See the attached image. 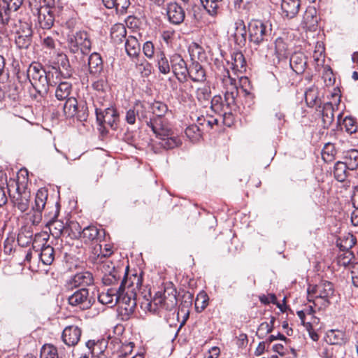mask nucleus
<instances>
[{
	"instance_id": "f257e3e1",
	"label": "nucleus",
	"mask_w": 358,
	"mask_h": 358,
	"mask_svg": "<svg viewBox=\"0 0 358 358\" xmlns=\"http://www.w3.org/2000/svg\"><path fill=\"white\" fill-rule=\"evenodd\" d=\"M26 78L29 80L32 87L41 96L48 94L50 87L55 86V76L48 68L44 69L39 63H32L29 65Z\"/></svg>"
},
{
	"instance_id": "f03ea898",
	"label": "nucleus",
	"mask_w": 358,
	"mask_h": 358,
	"mask_svg": "<svg viewBox=\"0 0 358 358\" xmlns=\"http://www.w3.org/2000/svg\"><path fill=\"white\" fill-rule=\"evenodd\" d=\"M150 127L159 139V144L166 150L173 149L181 145L180 138L162 117H153L149 120Z\"/></svg>"
},
{
	"instance_id": "7ed1b4c3",
	"label": "nucleus",
	"mask_w": 358,
	"mask_h": 358,
	"mask_svg": "<svg viewBox=\"0 0 358 358\" xmlns=\"http://www.w3.org/2000/svg\"><path fill=\"white\" fill-rule=\"evenodd\" d=\"M142 277L140 275H135L133 276V280L129 285L128 288L131 287V294L129 295L128 292L124 293L122 291L120 294V300L117 303L118 313L122 316V320H128L130 316L134 313L136 306V299L135 296L136 293H133V291L136 289H140L142 285Z\"/></svg>"
},
{
	"instance_id": "20e7f679",
	"label": "nucleus",
	"mask_w": 358,
	"mask_h": 358,
	"mask_svg": "<svg viewBox=\"0 0 358 358\" xmlns=\"http://www.w3.org/2000/svg\"><path fill=\"white\" fill-rule=\"evenodd\" d=\"M178 303L176 290L173 288H166L164 292H157L152 301L148 299L141 303V307L150 312H156L158 307L166 310H171Z\"/></svg>"
},
{
	"instance_id": "39448f33",
	"label": "nucleus",
	"mask_w": 358,
	"mask_h": 358,
	"mask_svg": "<svg viewBox=\"0 0 358 358\" xmlns=\"http://www.w3.org/2000/svg\"><path fill=\"white\" fill-rule=\"evenodd\" d=\"M334 287L333 284L327 280H322L310 289H308V300L313 301L315 306H317L318 300H322L321 306H327L330 302L329 299L334 296Z\"/></svg>"
},
{
	"instance_id": "423d86ee",
	"label": "nucleus",
	"mask_w": 358,
	"mask_h": 358,
	"mask_svg": "<svg viewBox=\"0 0 358 358\" xmlns=\"http://www.w3.org/2000/svg\"><path fill=\"white\" fill-rule=\"evenodd\" d=\"M12 29H3L7 32H15V43L20 49L28 48L32 43L33 31L29 22L18 20L16 22L13 20Z\"/></svg>"
},
{
	"instance_id": "0eeeda50",
	"label": "nucleus",
	"mask_w": 358,
	"mask_h": 358,
	"mask_svg": "<svg viewBox=\"0 0 358 358\" xmlns=\"http://www.w3.org/2000/svg\"><path fill=\"white\" fill-rule=\"evenodd\" d=\"M247 28L248 40L253 45L259 46L268 41L271 29L262 20H251L248 22Z\"/></svg>"
},
{
	"instance_id": "6e6552de",
	"label": "nucleus",
	"mask_w": 358,
	"mask_h": 358,
	"mask_svg": "<svg viewBox=\"0 0 358 358\" xmlns=\"http://www.w3.org/2000/svg\"><path fill=\"white\" fill-rule=\"evenodd\" d=\"M67 44L73 53L81 52L83 55H87L91 50L92 43L89 34L85 31L68 34Z\"/></svg>"
},
{
	"instance_id": "1a4fd4ad",
	"label": "nucleus",
	"mask_w": 358,
	"mask_h": 358,
	"mask_svg": "<svg viewBox=\"0 0 358 358\" xmlns=\"http://www.w3.org/2000/svg\"><path fill=\"white\" fill-rule=\"evenodd\" d=\"M24 0H0V24L3 29H12L13 12L17 11L22 5Z\"/></svg>"
},
{
	"instance_id": "9d476101",
	"label": "nucleus",
	"mask_w": 358,
	"mask_h": 358,
	"mask_svg": "<svg viewBox=\"0 0 358 358\" xmlns=\"http://www.w3.org/2000/svg\"><path fill=\"white\" fill-rule=\"evenodd\" d=\"M210 108L215 113L219 114L223 117V122L225 124H230L228 119L232 117V112L237 109V104L228 105V102H225L222 96L216 95L213 97L210 101Z\"/></svg>"
},
{
	"instance_id": "9b49d317",
	"label": "nucleus",
	"mask_w": 358,
	"mask_h": 358,
	"mask_svg": "<svg viewBox=\"0 0 358 358\" xmlns=\"http://www.w3.org/2000/svg\"><path fill=\"white\" fill-rule=\"evenodd\" d=\"M127 275V274L125 273L118 289L109 288L106 292H103L99 294L98 296L99 301L102 304L108 305L110 307L117 304L120 300V294L125 289V286L128 282Z\"/></svg>"
},
{
	"instance_id": "f8f14e48",
	"label": "nucleus",
	"mask_w": 358,
	"mask_h": 358,
	"mask_svg": "<svg viewBox=\"0 0 358 358\" xmlns=\"http://www.w3.org/2000/svg\"><path fill=\"white\" fill-rule=\"evenodd\" d=\"M38 21L40 27L44 29H50L54 24L55 17L59 15L61 8L57 7L40 6L37 8Z\"/></svg>"
},
{
	"instance_id": "ddd939ff",
	"label": "nucleus",
	"mask_w": 358,
	"mask_h": 358,
	"mask_svg": "<svg viewBox=\"0 0 358 358\" xmlns=\"http://www.w3.org/2000/svg\"><path fill=\"white\" fill-rule=\"evenodd\" d=\"M49 69L56 80H57V78L67 80L71 78L73 75V69L66 55H58L57 65L49 66ZM57 81L58 82V80Z\"/></svg>"
},
{
	"instance_id": "4468645a",
	"label": "nucleus",
	"mask_w": 358,
	"mask_h": 358,
	"mask_svg": "<svg viewBox=\"0 0 358 358\" xmlns=\"http://www.w3.org/2000/svg\"><path fill=\"white\" fill-rule=\"evenodd\" d=\"M96 116L100 126L105 127L107 125L113 130L117 128L119 115L114 108H108L103 111L96 108Z\"/></svg>"
},
{
	"instance_id": "2eb2a0df",
	"label": "nucleus",
	"mask_w": 358,
	"mask_h": 358,
	"mask_svg": "<svg viewBox=\"0 0 358 358\" xmlns=\"http://www.w3.org/2000/svg\"><path fill=\"white\" fill-rule=\"evenodd\" d=\"M68 301L71 306H76L83 310L89 309L93 303L92 299L89 297V290L86 288L76 291L69 296Z\"/></svg>"
},
{
	"instance_id": "dca6fc26",
	"label": "nucleus",
	"mask_w": 358,
	"mask_h": 358,
	"mask_svg": "<svg viewBox=\"0 0 358 358\" xmlns=\"http://www.w3.org/2000/svg\"><path fill=\"white\" fill-rule=\"evenodd\" d=\"M171 69L173 73L180 82H185L188 77L189 67L186 62L179 54H174L170 59Z\"/></svg>"
},
{
	"instance_id": "f3484780",
	"label": "nucleus",
	"mask_w": 358,
	"mask_h": 358,
	"mask_svg": "<svg viewBox=\"0 0 358 358\" xmlns=\"http://www.w3.org/2000/svg\"><path fill=\"white\" fill-rule=\"evenodd\" d=\"M16 192L10 196L11 201L13 206L22 212L27 211L29 206L30 192L27 191L25 187L21 188L18 182H16Z\"/></svg>"
},
{
	"instance_id": "a211bd4d",
	"label": "nucleus",
	"mask_w": 358,
	"mask_h": 358,
	"mask_svg": "<svg viewBox=\"0 0 358 358\" xmlns=\"http://www.w3.org/2000/svg\"><path fill=\"white\" fill-rule=\"evenodd\" d=\"M82 334L80 327L75 325L66 327L62 334V341L69 347H74L79 342Z\"/></svg>"
},
{
	"instance_id": "6ab92c4d",
	"label": "nucleus",
	"mask_w": 358,
	"mask_h": 358,
	"mask_svg": "<svg viewBox=\"0 0 358 358\" xmlns=\"http://www.w3.org/2000/svg\"><path fill=\"white\" fill-rule=\"evenodd\" d=\"M166 13L169 22L173 24H180L185 20V10L176 2H171L167 5Z\"/></svg>"
},
{
	"instance_id": "aec40b11",
	"label": "nucleus",
	"mask_w": 358,
	"mask_h": 358,
	"mask_svg": "<svg viewBox=\"0 0 358 358\" xmlns=\"http://www.w3.org/2000/svg\"><path fill=\"white\" fill-rule=\"evenodd\" d=\"M110 264H113L110 262H105L103 263V269L108 273H105L102 277V282L106 286H112L118 282L121 278V273L115 269V266L112 265L110 268Z\"/></svg>"
},
{
	"instance_id": "412c9836",
	"label": "nucleus",
	"mask_w": 358,
	"mask_h": 358,
	"mask_svg": "<svg viewBox=\"0 0 358 358\" xmlns=\"http://www.w3.org/2000/svg\"><path fill=\"white\" fill-rule=\"evenodd\" d=\"M291 69L297 74L303 73L307 66V58L301 52H295L289 59Z\"/></svg>"
},
{
	"instance_id": "4be33fe9",
	"label": "nucleus",
	"mask_w": 358,
	"mask_h": 358,
	"mask_svg": "<svg viewBox=\"0 0 358 358\" xmlns=\"http://www.w3.org/2000/svg\"><path fill=\"white\" fill-rule=\"evenodd\" d=\"M56 78L55 82H57L55 89V97L59 101H64L65 99L71 97V93L72 92V84L71 83L64 80L63 78Z\"/></svg>"
},
{
	"instance_id": "5701e85b",
	"label": "nucleus",
	"mask_w": 358,
	"mask_h": 358,
	"mask_svg": "<svg viewBox=\"0 0 358 358\" xmlns=\"http://www.w3.org/2000/svg\"><path fill=\"white\" fill-rule=\"evenodd\" d=\"M94 278L90 271H82L74 275L69 280V285L71 287H85L93 285Z\"/></svg>"
},
{
	"instance_id": "b1692460",
	"label": "nucleus",
	"mask_w": 358,
	"mask_h": 358,
	"mask_svg": "<svg viewBox=\"0 0 358 358\" xmlns=\"http://www.w3.org/2000/svg\"><path fill=\"white\" fill-rule=\"evenodd\" d=\"M300 0H282L281 14L282 17L293 18L299 13L300 8Z\"/></svg>"
},
{
	"instance_id": "393cba45",
	"label": "nucleus",
	"mask_w": 358,
	"mask_h": 358,
	"mask_svg": "<svg viewBox=\"0 0 358 358\" xmlns=\"http://www.w3.org/2000/svg\"><path fill=\"white\" fill-rule=\"evenodd\" d=\"M103 234V229H99L94 225H90L83 229L80 238H83L85 243H91L95 241H101Z\"/></svg>"
},
{
	"instance_id": "a878e982",
	"label": "nucleus",
	"mask_w": 358,
	"mask_h": 358,
	"mask_svg": "<svg viewBox=\"0 0 358 358\" xmlns=\"http://www.w3.org/2000/svg\"><path fill=\"white\" fill-rule=\"evenodd\" d=\"M235 32L234 34V38L236 44L240 47L245 45L247 42V27L243 20H238L234 23Z\"/></svg>"
},
{
	"instance_id": "bb28decb",
	"label": "nucleus",
	"mask_w": 358,
	"mask_h": 358,
	"mask_svg": "<svg viewBox=\"0 0 358 358\" xmlns=\"http://www.w3.org/2000/svg\"><path fill=\"white\" fill-rule=\"evenodd\" d=\"M185 300L181 302L179 306L178 311L177 314L178 320H179L180 315H182V321L180 322L179 329L185 325L189 315V308L192 306V295L190 293H187L183 296Z\"/></svg>"
},
{
	"instance_id": "cd10ccee",
	"label": "nucleus",
	"mask_w": 358,
	"mask_h": 358,
	"mask_svg": "<svg viewBox=\"0 0 358 358\" xmlns=\"http://www.w3.org/2000/svg\"><path fill=\"white\" fill-rule=\"evenodd\" d=\"M188 76L193 82L202 83L206 79V71L201 64L196 62L193 61L189 66Z\"/></svg>"
},
{
	"instance_id": "c85d7f7f",
	"label": "nucleus",
	"mask_w": 358,
	"mask_h": 358,
	"mask_svg": "<svg viewBox=\"0 0 358 358\" xmlns=\"http://www.w3.org/2000/svg\"><path fill=\"white\" fill-rule=\"evenodd\" d=\"M326 341L331 345H342L347 342V338L344 331L331 329L327 332Z\"/></svg>"
},
{
	"instance_id": "c756f323",
	"label": "nucleus",
	"mask_w": 358,
	"mask_h": 358,
	"mask_svg": "<svg viewBox=\"0 0 358 358\" xmlns=\"http://www.w3.org/2000/svg\"><path fill=\"white\" fill-rule=\"evenodd\" d=\"M90 73L96 76L103 70V61L99 54L93 52L88 59Z\"/></svg>"
},
{
	"instance_id": "7c9ffc66",
	"label": "nucleus",
	"mask_w": 358,
	"mask_h": 358,
	"mask_svg": "<svg viewBox=\"0 0 358 358\" xmlns=\"http://www.w3.org/2000/svg\"><path fill=\"white\" fill-rule=\"evenodd\" d=\"M322 120L323 127L329 128L334 120V107L332 103H324L322 109Z\"/></svg>"
},
{
	"instance_id": "2f4dec72",
	"label": "nucleus",
	"mask_w": 358,
	"mask_h": 358,
	"mask_svg": "<svg viewBox=\"0 0 358 358\" xmlns=\"http://www.w3.org/2000/svg\"><path fill=\"white\" fill-rule=\"evenodd\" d=\"M110 37L115 43H122L127 38L124 25L121 23L114 24L110 29Z\"/></svg>"
},
{
	"instance_id": "473e14b6",
	"label": "nucleus",
	"mask_w": 358,
	"mask_h": 358,
	"mask_svg": "<svg viewBox=\"0 0 358 358\" xmlns=\"http://www.w3.org/2000/svg\"><path fill=\"white\" fill-rule=\"evenodd\" d=\"M48 196V193L46 189H39L36 194L34 205L32 206V210L41 213L42 210L45 208Z\"/></svg>"
},
{
	"instance_id": "72a5a7b5",
	"label": "nucleus",
	"mask_w": 358,
	"mask_h": 358,
	"mask_svg": "<svg viewBox=\"0 0 358 358\" xmlns=\"http://www.w3.org/2000/svg\"><path fill=\"white\" fill-rule=\"evenodd\" d=\"M140 43L137 38L129 36L125 41V50L129 57H138L140 52Z\"/></svg>"
},
{
	"instance_id": "f704fd0d",
	"label": "nucleus",
	"mask_w": 358,
	"mask_h": 358,
	"mask_svg": "<svg viewBox=\"0 0 358 358\" xmlns=\"http://www.w3.org/2000/svg\"><path fill=\"white\" fill-rule=\"evenodd\" d=\"M305 100L308 107L318 106L321 108V101L318 98L317 88L310 87L305 92Z\"/></svg>"
},
{
	"instance_id": "c9c22d12",
	"label": "nucleus",
	"mask_w": 358,
	"mask_h": 358,
	"mask_svg": "<svg viewBox=\"0 0 358 358\" xmlns=\"http://www.w3.org/2000/svg\"><path fill=\"white\" fill-rule=\"evenodd\" d=\"M275 51L279 60L287 59L289 55L288 45L280 37L278 38L275 41Z\"/></svg>"
},
{
	"instance_id": "e433bc0d",
	"label": "nucleus",
	"mask_w": 358,
	"mask_h": 358,
	"mask_svg": "<svg viewBox=\"0 0 358 358\" xmlns=\"http://www.w3.org/2000/svg\"><path fill=\"white\" fill-rule=\"evenodd\" d=\"M348 166L344 162H337L334 165V178L339 182H344L348 177Z\"/></svg>"
},
{
	"instance_id": "4c0bfd02",
	"label": "nucleus",
	"mask_w": 358,
	"mask_h": 358,
	"mask_svg": "<svg viewBox=\"0 0 358 358\" xmlns=\"http://www.w3.org/2000/svg\"><path fill=\"white\" fill-rule=\"evenodd\" d=\"M63 106L64 115L67 117H73L78 113V101L76 98L71 96L65 99Z\"/></svg>"
},
{
	"instance_id": "58836bf2",
	"label": "nucleus",
	"mask_w": 358,
	"mask_h": 358,
	"mask_svg": "<svg viewBox=\"0 0 358 358\" xmlns=\"http://www.w3.org/2000/svg\"><path fill=\"white\" fill-rule=\"evenodd\" d=\"M343 159L350 170L356 169L358 167V150L352 149L345 152Z\"/></svg>"
},
{
	"instance_id": "ea45409f",
	"label": "nucleus",
	"mask_w": 358,
	"mask_h": 358,
	"mask_svg": "<svg viewBox=\"0 0 358 358\" xmlns=\"http://www.w3.org/2000/svg\"><path fill=\"white\" fill-rule=\"evenodd\" d=\"M40 259L45 265H50L55 259V250L49 245H44L39 254Z\"/></svg>"
},
{
	"instance_id": "a19ab883",
	"label": "nucleus",
	"mask_w": 358,
	"mask_h": 358,
	"mask_svg": "<svg viewBox=\"0 0 358 358\" xmlns=\"http://www.w3.org/2000/svg\"><path fill=\"white\" fill-rule=\"evenodd\" d=\"M156 57L159 72L164 75L168 74L171 71V66L165 53L163 51L157 52Z\"/></svg>"
},
{
	"instance_id": "79ce46f5",
	"label": "nucleus",
	"mask_w": 358,
	"mask_h": 358,
	"mask_svg": "<svg viewBox=\"0 0 358 358\" xmlns=\"http://www.w3.org/2000/svg\"><path fill=\"white\" fill-rule=\"evenodd\" d=\"M66 234L71 238H80L82 236V227L80 224L75 221H71L66 225Z\"/></svg>"
},
{
	"instance_id": "37998d69",
	"label": "nucleus",
	"mask_w": 358,
	"mask_h": 358,
	"mask_svg": "<svg viewBox=\"0 0 358 358\" xmlns=\"http://www.w3.org/2000/svg\"><path fill=\"white\" fill-rule=\"evenodd\" d=\"M233 69L243 72L245 71L246 61L241 52H235L231 55Z\"/></svg>"
},
{
	"instance_id": "c03bdc74",
	"label": "nucleus",
	"mask_w": 358,
	"mask_h": 358,
	"mask_svg": "<svg viewBox=\"0 0 358 358\" xmlns=\"http://www.w3.org/2000/svg\"><path fill=\"white\" fill-rule=\"evenodd\" d=\"M224 90V101L228 102V105L236 104V99L238 95L237 83L227 87Z\"/></svg>"
},
{
	"instance_id": "a18cd8bd",
	"label": "nucleus",
	"mask_w": 358,
	"mask_h": 358,
	"mask_svg": "<svg viewBox=\"0 0 358 358\" xmlns=\"http://www.w3.org/2000/svg\"><path fill=\"white\" fill-rule=\"evenodd\" d=\"M222 0H200L203 8L211 16H215L217 14L219 8V3Z\"/></svg>"
},
{
	"instance_id": "49530a36",
	"label": "nucleus",
	"mask_w": 358,
	"mask_h": 358,
	"mask_svg": "<svg viewBox=\"0 0 358 358\" xmlns=\"http://www.w3.org/2000/svg\"><path fill=\"white\" fill-rule=\"evenodd\" d=\"M336 150L333 143H326L322 150V157L325 162H331L335 159Z\"/></svg>"
},
{
	"instance_id": "de8ad7c7",
	"label": "nucleus",
	"mask_w": 358,
	"mask_h": 358,
	"mask_svg": "<svg viewBox=\"0 0 358 358\" xmlns=\"http://www.w3.org/2000/svg\"><path fill=\"white\" fill-rule=\"evenodd\" d=\"M152 113L155 116L154 117H162L165 115L168 111V106L163 102L155 101L150 105Z\"/></svg>"
},
{
	"instance_id": "09e8293b",
	"label": "nucleus",
	"mask_w": 358,
	"mask_h": 358,
	"mask_svg": "<svg viewBox=\"0 0 358 358\" xmlns=\"http://www.w3.org/2000/svg\"><path fill=\"white\" fill-rule=\"evenodd\" d=\"M136 69L143 77H148L152 71V65L146 59H139L136 62Z\"/></svg>"
},
{
	"instance_id": "8fccbe9b",
	"label": "nucleus",
	"mask_w": 358,
	"mask_h": 358,
	"mask_svg": "<svg viewBox=\"0 0 358 358\" xmlns=\"http://www.w3.org/2000/svg\"><path fill=\"white\" fill-rule=\"evenodd\" d=\"M317 11L314 8H309L303 15V22L307 27H314L317 23Z\"/></svg>"
},
{
	"instance_id": "3c124183",
	"label": "nucleus",
	"mask_w": 358,
	"mask_h": 358,
	"mask_svg": "<svg viewBox=\"0 0 358 358\" xmlns=\"http://www.w3.org/2000/svg\"><path fill=\"white\" fill-rule=\"evenodd\" d=\"M186 136L192 141H198L202 136V131L196 124H192L185 129Z\"/></svg>"
},
{
	"instance_id": "603ef678",
	"label": "nucleus",
	"mask_w": 358,
	"mask_h": 358,
	"mask_svg": "<svg viewBox=\"0 0 358 358\" xmlns=\"http://www.w3.org/2000/svg\"><path fill=\"white\" fill-rule=\"evenodd\" d=\"M354 254L351 251L344 252L339 255L337 258V263L339 266L347 267L352 265V260L354 259Z\"/></svg>"
},
{
	"instance_id": "864d4df0",
	"label": "nucleus",
	"mask_w": 358,
	"mask_h": 358,
	"mask_svg": "<svg viewBox=\"0 0 358 358\" xmlns=\"http://www.w3.org/2000/svg\"><path fill=\"white\" fill-rule=\"evenodd\" d=\"M40 358H59L57 348L52 345H44L41 350Z\"/></svg>"
},
{
	"instance_id": "5fc2aeb1",
	"label": "nucleus",
	"mask_w": 358,
	"mask_h": 358,
	"mask_svg": "<svg viewBox=\"0 0 358 358\" xmlns=\"http://www.w3.org/2000/svg\"><path fill=\"white\" fill-rule=\"evenodd\" d=\"M324 71L322 74V78L327 86H332L335 83V76L333 73V70L329 65H325L323 66Z\"/></svg>"
},
{
	"instance_id": "6e6d98bb",
	"label": "nucleus",
	"mask_w": 358,
	"mask_h": 358,
	"mask_svg": "<svg viewBox=\"0 0 358 358\" xmlns=\"http://www.w3.org/2000/svg\"><path fill=\"white\" fill-rule=\"evenodd\" d=\"M208 296L204 292H200L195 301V308L197 312H201L208 306Z\"/></svg>"
},
{
	"instance_id": "4d7b16f0",
	"label": "nucleus",
	"mask_w": 358,
	"mask_h": 358,
	"mask_svg": "<svg viewBox=\"0 0 358 358\" xmlns=\"http://www.w3.org/2000/svg\"><path fill=\"white\" fill-rule=\"evenodd\" d=\"M356 238L353 235H348L346 238L341 240L339 247L343 252L350 251V250L356 244Z\"/></svg>"
},
{
	"instance_id": "13d9d810",
	"label": "nucleus",
	"mask_w": 358,
	"mask_h": 358,
	"mask_svg": "<svg viewBox=\"0 0 358 358\" xmlns=\"http://www.w3.org/2000/svg\"><path fill=\"white\" fill-rule=\"evenodd\" d=\"M196 96L199 101H208L211 96V92L210 87L203 86L199 87L196 92Z\"/></svg>"
},
{
	"instance_id": "bf43d9fd",
	"label": "nucleus",
	"mask_w": 358,
	"mask_h": 358,
	"mask_svg": "<svg viewBox=\"0 0 358 358\" xmlns=\"http://www.w3.org/2000/svg\"><path fill=\"white\" fill-rule=\"evenodd\" d=\"M220 80L224 89L236 83V80L231 77L230 72L227 69H223L222 74L220 76Z\"/></svg>"
},
{
	"instance_id": "052dcab7",
	"label": "nucleus",
	"mask_w": 358,
	"mask_h": 358,
	"mask_svg": "<svg viewBox=\"0 0 358 358\" xmlns=\"http://www.w3.org/2000/svg\"><path fill=\"white\" fill-rule=\"evenodd\" d=\"M343 125L345 128V131L350 134H355L357 131V125L355 120L351 117H345L343 120Z\"/></svg>"
},
{
	"instance_id": "680f3d73",
	"label": "nucleus",
	"mask_w": 358,
	"mask_h": 358,
	"mask_svg": "<svg viewBox=\"0 0 358 358\" xmlns=\"http://www.w3.org/2000/svg\"><path fill=\"white\" fill-rule=\"evenodd\" d=\"M272 331V325H270L268 322H262L256 332L257 336L259 339H263L268 334Z\"/></svg>"
},
{
	"instance_id": "e2e57ef3",
	"label": "nucleus",
	"mask_w": 358,
	"mask_h": 358,
	"mask_svg": "<svg viewBox=\"0 0 358 358\" xmlns=\"http://www.w3.org/2000/svg\"><path fill=\"white\" fill-rule=\"evenodd\" d=\"M136 115L139 120L145 121L146 124L150 127L149 120L150 119H153V117H149L150 112L146 110L145 107L141 104L137 106Z\"/></svg>"
},
{
	"instance_id": "0e129e2a",
	"label": "nucleus",
	"mask_w": 358,
	"mask_h": 358,
	"mask_svg": "<svg viewBox=\"0 0 358 358\" xmlns=\"http://www.w3.org/2000/svg\"><path fill=\"white\" fill-rule=\"evenodd\" d=\"M66 226L64 223L60 221H55L52 224V229H50L52 234L56 237H59L61 235H66Z\"/></svg>"
},
{
	"instance_id": "69168bd1",
	"label": "nucleus",
	"mask_w": 358,
	"mask_h": 358,
	"mask_svg": "<svg viewBox=\"0 0 358 358\" xmlns=\"http://www.w3.org/2000/svg\"><path fill=\"white\" fill-rule=\"evenodd\" d=\"M114 4L117 13L124 14L130 5L129 0H115Z\"/></svg>"
},
{
	"instance_id": "338daca9",
	"label": "nucleus",
	"mask_w": 358,
	"mask_h": 358,
	"mask_svg": "<svg viewBox=\"0 0 358 358\" xmlns=\"http://www.w3.org/2000/svg\"><path fill=\"white\" fill-rule=\"evenodd\" d=\"M143 52L149 59H152L155 54V47L151 41H147L143 44Z\"/></svg>"
},
{
	"instance_id": "774afa93",
	"label": "nucleus",
	"mask_w": 358,
	"mask_h": 358,
	"mask_svg": "<svg viewBox=\"0 0 358 358\" xmlns=\"http://www.w3.org/2000/svg\"><path fill=\"white\" fill-rule=\"evenodd\" d=\"M350 269L352 283L355 287H358V262L352 264Z\"/></svg>"
}]
</instances>
